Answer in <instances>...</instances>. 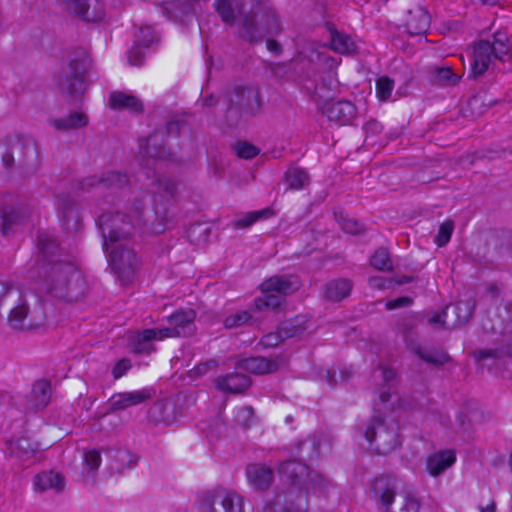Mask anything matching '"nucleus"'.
<instances>
[{"label":"nucleus","mask_w":512,"mask_h":512,"mask_svg":"<svg viewBox=\"0 0 512 512\" xmlns=\"http://www.w3.org/2000/svg\"><path fill=\"white\" fill-rule=\"evenodd\" d=\"M59 208L62 210V214L65 219L70 220L73 218H77V213L74 207L63 202L59 204Z\"/></svg>","instance_id":"54"},{"label":"nucleus","mask_w":512,"mask_h":512,"mask_svg":"<svg viewBox=\"0 0 512 512\" xmlns=\"http://www.w3.org/2000/svg\"><path fill=\"white\" fill-rule=\"evenodd\" d=\"M249 484L255 490H265L270 487L273 481V471L264 464H250L246 469Z\"/></svg>","instance_id":"18"},{"label":"nucleus","mask_w":512,"mask_h":512,"mask_svg":"<svg viewBox=\"0 0 512 512\" xmlns=\"http://www.w3.org/2000/svg\"><path fill=\"white\" fill-rule=\"evenodd\" d=\"M272 214L270 209H263L246 214L236 221V227L245 228L251 226L257 220L267 218Z\"/></svg>","instance_id":"38"},{"label":"nucleus","mask_w":512,"mask_h":512,"mask_svg":"<svg viewBox=\"0 0 512 512\" xmlns=\"http://www.w3.org/2000/svg\"><path fill=\"white\" fill-rule=\"evenodd\" d=\"M173 125H174L173 123H170V124L168 125V130H169V132L173 129Z\"/></svg>","instance_id":"64"},{"label":"nucleus","mask_w":512,"mask_h":512,"mask_svg":"<svg viewBox=\"0 0 512 512\" xmlns=\"http://www.w3.org/2000/svg\"><path fill=\"white\" fill-rule=\"evenodd\" d=\"M448 309L433 315L429 322L431 324L440 325L444 328H453L458 325H462L466 323L474 310V303L471 300L458 301L454 306H452V313L455 315V320L448 322L446 318L448 317Z\"/></svg>","instance_id":"12"},{"label":"nucleus","mask_w":512,"mask_h":512,"mask_svg":"<svg viewBox=\"0 0 512 512\" xmlns=\"http://www.w3.org/2000/svg\"><path fill=\"white\" fill-rule=\"evenodd\" d=\"M38 247L45 273V289L68 301L77 300L82 295L84 287L81 273L72 262L60 259V248L54 237L40 235Z\"/></svg>","instance_id":"2"},{"label":"nucleus","mask_w":512,"mask_h":512,"mask_svg":"<svg viewBox=\"0 0 512 512\" xmlns=\"http://www.w3.org/2000/svg\"><path fill=\"white\" fill-rule=\"evenodd\" d=\"M371 265L381 271L392 270V262L386 249L377 250L370 259Z\"/></svg>","instance_id":"35"},{"label":"nucleus","mask_w":512,"mask_h":512,"mask_svg":"<svg viewBox=\"0 0 512 512\" xmlns=\"http://www.w3.org/2000/svg\"><path fill=\"white\" fill-rule=\"evenodd\" d=\"M454 230V224L451 220H446L443 222L438 230V233L435 237V243L439 247L445 246L451 239L452 233Z\"/></svg>","instance_id":"39"},{"label":"nucleus","mask_w":512,"mask_h":512,"mask_svg":"<svg viewBox=\"0 0 512 512\" xmlns=\"http://www.w3.org/2000/svg\"><path fill=\"white\" fill-rule=\"evenodd\" d=\"M342 229L349 234H357L362 230V225L356 220L347 219L343 221Z\"/></svg>","instance_id":"52"},{"label":"nucleus","mask_w":512,"mask_h":512,"mask_svg":"<svg viewBox=\"0 0 512 512\" xmlns=\"http://www.w3.org/2000/svg\"><path fill=\"white\" fill-rule=\"evenodd\" d=\"M28 218L26 212L20 208H12L9 211L3 213V226L2 233L7 235L8 232L13 228L14 225L23 223Z\"/></svg>","instance_id":"33"},{"label":"nucleus","mask_w":512,"mask_h":512,"mask_svg":"<svg viewBox=\"0 0 512 512\" xmlns=\"http://www.w3.org/2000/svg\"><path fill=\"white\" fill-rule=\"evenodd\" d=\"M326 114L329 120L335 121L340 125L351 124L356 117L357 111L354 104L349 101H338L331 103Z\"/></svg>","instance_id":"19"},{"label":"nucleus","mask_w":512,"mask_h":512,"mask_svg":"<svg viewBox=\"0 0 512 512\" xmlns=\"http://www.w3.org/2000/svg\"><path fill=\"white\" fill-rule=\"evenodd\" d=\"M331 49L341 54H352L356 51L357 45L354 40L343 33L329 27Z\"/></svg>","instance_id":"27"},{"label":"nucleus","mask_w":512,"mask_h":512,"mask_svg":"<svg viewBox=\"0 0 512 512\" xmlns=\"http://www.w3.org/2000/svg\"><path fill=\"white\" fill-rule=\"evenodd\" d=\"M365 438L369 448L378 454H387L400 444L398 423L388 416H374L367 425Z\"/></svg>","instance_id":"3"},{"label":"nucleus","mask_w":512,"mask_h":512,"mask_svg":"<svg viewBox=\"0 0 512 512\" xmlns=\"http://www.w3.org/2000/svg\"><path fill=\"white\" fill-rule=\"evenodd\" d=\"M195 311L193 309L178 310L168 317L169 326L160 327L165 338L187 336L194 330Z\"/></svg>","instance_id":"11"},{"label":"nucleus","mask_w":512,"mask_h":512,"mask_svg":"<svg viewBox=\"0 0 512 512\" xmlns=\"http://www.w3.org/2000/svg\"><path fill=\"white\" fill-rule=\"evenodd\" d=\"M253 417V410L251 407L238 408L235 415L237 423L248 425Z\"/></svg>","instance_id":"47"},{"label":"nucleus","mask_w":512,"mask_h":512,"mask_svg":"<svg viewBox=\"0 0 512 512\" xmlns=\"http://www.w3.org/2000/svg\"><path fill=\"white\" fill-rule=\"evenodd\" d=\"M494 356V351L492 350H480L476 353V358L478 360H482V359H485L487 357H492Z\"/></svg>","instance_id":"56"},{"label":"nucleus","mask_w":512,"mask_h":512,"mask_svg":"<svg viewBox=\"0 0 512 512\" xmlns=\"http://www.w3.org/2000/svg\"><path fill=\"white\" fill-rule=\"evenodd\" d=\"M164 339L166 338L160 327L155 329H145L143 331L131 333L128 338V345L135 353H150L155 350L153 341H161Z\"/></svg>","instance_id":"14"},{"label":"nucleus","mask_w":512,"mask_h":512,"mask_svg":"<svg viewBox=\"0 0 512 512\" xmlns=\"http://www.w3.org/2000/svg\"><path fill=\"white\" fill-rule=\"evenodd\" d=\"M9 304H12L8 317L9 325L17 330L29 328L30 325L26 324L29 308L23 293L21 292V298L19 300H12Z\"/></svg>","instance_id":"23"},{"label":"nucleus","mask_w":512,"mask_h":512,"mask_svg":"<svg viewBox=\"0 0 512 512\" xmlns=\"http://www.w3.org/2000/svg\"><path fill=\"white\" fill-rule=\"evenodd\" d=\"M87 467L91 470L97 469L101 464V456L97 450H90L84 454Z\"/></svg>","instance_id":"46"},{"label":"nucleus","mask_w":512,"mask_h":512,"mask_svg":"<svg viewBox=\"0 0 512 512\" xmlns=\"http://www.w3.org/2000/svg\"><path fill=\"white\" fill-rule=\"evenodd\" d=\"M229 104L230 107L254 114L259 111L261 106L259 92L255 87H236L229 96Z\"/></svg>","instance_id":"13"},{"label":"nucleus","mask_w":512,"mask_h":512,"mask_svg":"<svg viewBox=\"0 0 512 512\" xmlns=\"http://www.w3.org/2000/svg\"><path fill=\"white\" fill-rule=\"evenodd\" d=\"M456 462L454 450L445 449L429 454L425 461V470L432 477H438L450 469Z\"/></svg>","instance_id":"15"},{"label":"nucleus","mask_w":512,"mask_h":512,"mask_svg":"<svg viewBox=\"0 0 512 512\" xmlns=\"http://www.w3.org/2000/svg\"><path fill=\"white\" fill-rule=\"evenodd\" d=\"M326 377H327V381L330 385H333L336 383V380H335V374L332 373L331 371H327L326 372Z\"/></svg>","instance_id":"60"},{"label":"nucleus","mask_w":512,"mask_h":512,"mask_svg":"<svg viewBox=\"0 0 512 512\" xmlns=\"http://www.w3.org/2000/svg\"><path fill=\"white\" fill-rule=\"evenodd\" d=\"M69 9L88 22H97L104 16V9L99 0H70Z\"/></svg>","instance_id":"17"},{"label":"nucleus","mask_w":512,"mask_h":512,"mask_svg":"<svg viewBox=\"0 0 512 512\" xmlns=\"http://www.w3.org/2000/svg\"><path fill=\"white\" fill-rule=\"evenodd\" d=\"M302 445L304 447L311 446L313 448V456L312 457L320 456L322 453V448H326V449L330 448L329 442L323 437H319V438L314 437L311 440L310 444L307 442H304Z\"/></svg>","instance_id":"44"},{"label":"nucleus","mask_w":512,"mask_h":512,"mask_svg":"<svg viewBox=\"0 0 512 512\" xmlns=\"http://www.w3.org/2000/svg\"><path fill=\"white\" fill-rule=\"evenodd\" d=\"M215 103V99L213 96L204 99V105L212 106Z\"/></svg>","instance_id":"61"},{"label":"nucleus","mask_w":512,"mask_h":512,"mask_svg":"<svg viewBox=\"0 0 512 512\" xmlns=\"http://www.w3.org/2000/svg\"><path fill=\"white\" fill-rule=\"evenodd\" d=\"M32 399L36 407H44L51 396L50 384L45 380L35 382L31 391Z\"/></svg>","instance_id":"32"},{"label":"nucleus","mask_w":512,"mask_h":512,"mask_svg":"<svg viewBox=\"0 0 512 512\" xmlns=\"http://www.w3.org/2000/svg\"><path fill=\"white\" fill-rule=\"evenodd\" d=\"M459 79L460 77L449 67L438 68L435 72V80L444 85H455Z\"/></svg>","instance_id":"41"},{"label":"nucleus","mask_w":512,"mask_h":512,"mask_svg":"<svg viewBox=\"0 0 512 512\" xmlns=\"http://www.w3.org/2000/svg\"><path fill=\"white\" fill-rule=\"evenodd\" d=\"M21 298V290L7 282L0 281V307Z\"/></svg>","instance_id":"37"},{"label":"nucleus","mask_w":512,"mask_h":512,"mask_svg":"<svg viewBox=\"0 0 512 512\" xmlns=\"http://www.w3.org/2000/svg\"><path fill=\"white\" fill-rule=\"evenodd\" d=\"M374 377H381L384 382L378 394L379 404L377 406L379 412L382 408L385 410L389 408L392 412L397 409L406 410L408 408L410 404L394 393L396 373L392 368L380 367L374 372Z\"/></svg>","instance_id":"10"},{"label":"nucleus","mask_w":512,"mask_h":512,"mask_svg":"<svg viewBox=\"0 0 512 512\" xmlns=\"http://www.w3.org/2000/svg\"><path fill=\"white\" fill-rule=\"evenodd\" d=\"M430 26V17L425 9L417 7L409 11L406 21V31L410 35L425 34Z\"/></svg>","instance_id":"22"},{"label":"nucleus","mask_w":512,"mask_h":512,"mask_svg":"<svg viewBox=\"0 0 512 512\" xmlns=\"http://www.w3.org/2000/svg\"><path fill=\"white\" fill-rule=\"evenodd\" d=\"M412 303V299L407 296H402L394 300L387 301L385 307L387 310H394L400 307L409 306Z\"/></svg>","instance_id":"50"},{"label":"nucleus","mask_w":512,"mask_h":512,"mask_svg":"<svg viewBox=\"0 0 512 512\" xmlns=\"http://www.w3.org/2000/svg\"><path fill=\"white\" fill-rule=\"evenodd\" d=\"M178 184L173 179L163 178L158 179V188L163 190L168 195H174L177 191Z\"/></svg>","instance_id":"49"},{"label":"nucleus","mask_w":512,"mask_h":512,"mask_svg":"<svg viewBox=\"0 0 512 512\" xmlns=\"http://www.w3.org/2000/svg\"><path fill=\"white\" fill-rule=\"evenodd\" d=\"M235 152L240 158L251 159L258 155L259 150L254 145L247 142H239L235 146Z\"/></svg>","instance_id":"42"},{"label":"nucleus","mask_w":512,"mask_h":512,"mask_svg":"<svg viewBox=\"0 0 512 512\" xmlns=\"http://www.w3.org/2000/svg\"><path fill=\"white\" fill-rule=\"evenodd\" d=\"M64 487L65 479L57 472H42L37 474L34 478V488L39 492L53 490L59 493L64 489Z\"/></svg>","instance_id":"21"},{"label":"nucleus","mask_w":512,"mask_h":512,"mask_svg":"<svg viewBox=\"0 0 512 512\" xmlns=\"http://www.w3.org/2000/svg\"><path fill=\"white\" fill-rule=\"evenodd\" d=\"M87 62L88 57L84 49H79L67 56L64 66L56 77V84L61 92L76 95L84 90Z\"/></svg>","instance_id":"6"},{"label":"nucleus","mask_w":512,"mask_h":512,"mask_svg":"<svg viewBox=\"0 0 512 512\" xmlns=\"http://www.w3.org/2000/svg\"><path fill=\"white\" fill-rule=\"evenodd\" d=\"M415 353L422 360L436 365H442L446 363L449 359L448 355L444 352L428 351L421 347L415 349Z\"/></svg>","instance_id":"36"},{"label":"nucleus","mask_w":512,"mask_h":512,"mask_svg":"<svg viewBox=\"0 0 512 512\" xmlns=\"http://www.w3.org/2000/svg\"><path fill=\"white\" fill-rule=\"evenodd\" d=\"M352 284L349 280H333L326 285L325 295L328 299L339 301L349 295Z\"/></svg>","instance_id":"28"},{"label":"nucleus","mask_w":512,"mask_h":512,"mask_svg":"<svg viewBox=\"0 0 512 512\" xmlns=\"http://www.w3.org/2000/svg\"><path fill=\"white\" fill-rule=\"evenodd\" d=\"M285 183L289 189L300 190L309 183V176L303 169L292 167L285 173Z\"/></svg>","instance_id":"30"},{"label":"nucleus","mask_w":512,"mask_h":512,"mask_svg":"<svg viewBox=\"0 0 512 512\" xmlns=\"http://www.w3.org/2000/svg\"><path fill=\"white\" fill-rule=\"evenodd\" d=\"M145 204L142 199H135L127 215L120 213L103 214L99 218V225L104 237V250L116 273L126 279L138 267L139 261L136 253L127 245V240L135 227L144 222Z\"/></svg>","instance_id":"1"},{"label":"nucleus","mask_w":512,"mask_h":512,"mask_svg":"<svg viewBox=\"0 0 512 512\" xmlns=\"http://www.w3.org/2000/svg\"><path fill=\"white\" fill-rule=\"evenodd\" d=\"M394 88V82L388 77H381L376 82V94L377 97L386 101L390 98Z\"/></svg>","instance_id":"40"},{"label":"nucleus","mask_w":512,"mask_h":512,"mask_svg":"<svg viewBox=\"0 0 512 512\" xmlns=\"http://www.w3.org/2000/svg\"><path fill=\"white\" fill-rule=\"evenodd\" d=\"M243 498L222 488L205 493L201 502L202 512H242Z\"/></svg>","instance_id":"9"},{"label":"nucleus","mask_w":512,"mask_h":512,"mask_svg":"<svg viewBox=\"0 0 512 512\" xmlns=\"http://www.w3.org/2000/svg\"><path fill=\"white\" fill-rule=\"evenodd\" d=\"M218 389L230 393H242L250 386V379L241 374L233 373L216 379Z\"/></svg>","instance_id":"24"},{"label":"nucleus","mask_w":512,"mask_h":512,"mask_svg":"<svg viewBox=\"0 0 512 512\" xmlns=\"http://www.w3.org/2000/svg\"><path fill=\"white\" fill-rule=\"evenodd\" d=\"M130 361L127 359L119 360L113 368V376L115 379L121 378L129 369H130Z\"/></svg>","instance_id":"51"},{"label":"nucleus","mask_w":512,"mask_h":512,"mask_svg":"<svg viewBox=\"0 0 512 512\" xmlns=\"http://www.w3.org/2000/svg\"><path fill=\"white\" fill-rule=\"evenodd\" d=\"M280 362L278 360L266 359L263 357H251L242 359L237 363L239 370L247 371L253 374H265L278 370Z\"/></svg>","instance_id":"20"},{"label":"nucleus","mask_w":512,"mask_h":512,"mask_svg":"<svg viewBox=\"0 0 512 512\" xmlns=\"http://www.w3.org/2000/svg\"><path fill=\"white\" fill-rule=\"evenodd\" d=\"M312 319L306 315H298L293 319L286 320L280 324L276 332L269 333L261 339L264 347H274L286 339L303 337L314 331Z\"/></svg>","instance_id":"8"},{"label":"nucleus","mask_w":512,"mask_h":512,"mask_svg":"<svg viewBox=\"0 0 512 512\" xmlns=\"http://www.w3.org/2000/svg\"><path fill=\"white\" fill-rule=\"evenodd\" d=\"M502 353L512 356V342L507 345V347L503 350Z\"/></svg>","instance_id":"62"},{"label":"nucleus","mask_w":512,"mask_h":512,"mask_svg":"<svg viewBox=\"0 0 512 512\" xmlns=\"http://www.w3.org/2000/svg\"><path fill=\"white\" fill-rule=\"evenodd\" d=\"M251 316L247 311H241L236 314H233L227 317L224 321V325L227 328L238 327L244 323H247L250 320Z\"/></svg>","instance_id":"43"},{"label":"nucleus","mask_w":512,"mask_h":512,"mask_svg":"<svg viewBox=\"0 0 512 512\" xmlns=\"http://www.w3.org/2000/svg\"><path fill=\"white\" fill-rule=\"evenodd\" d=\"M49 123L56 130L70 131L87 126L88 117L84 113L76 111L66 117L51 119Z\"/></svg>","instance_id":"25"},{"label":"nucleus","mask_w":512,"mask_h":512,"mask_svg":"<svg viewBox=\"0 0 512 512\" xmlns=\"http://www.w3.org/2000/svg\"><path fill=\"white\" fill-rule=\"evenodd\" d=\"M128 60L133 66H140L144 62V54L141 47L134 46L128 53Z\"/></svg>","instance_id":"48"},{"label":"nucleus","mask_w":512,"mask_h":512,"mask_svg":"<svg viewBox=\"0 0 512 512\" xmlns=\"http://www.w3.org/2000/svg\"><path fill=\"white\" fill-rule=\"evenodd\" d=\"M300 280L294 275L273 276L261 284L262 296L254 301V309L263 311L275 309L282 303V297L292 294L300 287Z\"/></svg>","instance_id":"5"},{"label":"nucleus","mask_w":512,"mask_h":512,"mask_svg":"<svg viewBox=\"0 0 512 512\" xmlns=\"http://www.w3.org/2000/svg\"><path fill=\"white\" fill-rule=\"evenodd\" d=\"M370 286L377 289H385L388 287V280L382 277H373L369 280Z\"/></svg>","instance_id":"55"},{"label":"nucleus","mask_w":512,"mask_h":512,"mask_svg":"<svg viewBox=\"0 0 512 512\" xmlns=\"http://www.w3.org/2000/svg\"><path fill=\"white\" fill-rule=\"evenodd\" d=\"M495 503L491 501L489 504H487L485 507H482L480 509V512H495Z\"/></svg>","instance_id":"58"},{"label":"nucleus","mask_w":512,"mask_h":512,"mask_svg":"<svg viewBox=\"0 0 512 512\" xmlns=\"http://www.w3.org/2000/svg\"><path fill=\"white\" fill-rule=\"evenodd\" d=\"M267 48H268L270 51L275 52V53H277V52H279V51H280V46H279V44H278L276 41H274V40H268V41H267Z\"/></svg>","instance_id":"57"},{"label":"nucleus","mask_w":512,"mask_h":512,"mask_svg":"<svg viewBox=\"0 0 512 512\" xmlns=\"http://www.w3.org/2000/svg\"><path fill=\"white\" fill-rule=\"evenodd\" d=\"M93 182H94V178H89V179H86L83 183V185L86 187L88 186H93Z\"/></svg>","instance_id":"63"},{"label":"nucleus","mask_w":512,"mask_h":512,"mask_svg":"<svg viewBox=\"0 0 512 512\" xmlns=\"http://www.w3.org/2000/svg\"><path fill=\"white\" fill-rule=\"evenodd\" d=\"M38 450L37 444L30 439L22 437L15 442H10V451L18 458H29Z\"/></svg>","instance_id":"31"},{"label":"nucleus","mask_w":512,"mask_h":512,"mask_svg":"<svg viewBox=\"0 0 512 512\" xmlns=\"http://www.w3.org/2000/svg\"><path fill=\"white\" fill-rule=\"evenodd\" d=\"M109 104L113 109H126L133 113L142 111V103L137 97L120 91L110 94Z\"/></svg>","instance_id":"26"},{"label":"nucleus","mask_w":512,"mask_h":512,"mask_svg":"<svg viewBox=\"0 0 512 512\" xmlns=\"http://www.w3.org/2000/svg\"><path fill=\"white\" fill-rule=\"evenodd\" d=\"M214 6L222 20L228 24L234 22L236 13H240L230 0H217Z\"/></svg>","instance_id":"34"},{"label":"nucleus","mask_w":512,"mask_h":512,"mask_svg":"<svg viewBox=\"0 0 512 512\" xmlns=\"http://www.w3.org/2000/svg\"><path fill=\"white\" fill-rule=\"evenodd\" d=\"M2 159L5 166H9L13 162V156L8 152L3 155Z\"/></svg>","instance_id":"59"},{"label":"nucleus","mask_w":512,"mask_h":512,"mask_svg":"<svg viewBox=\"0 0 512 512\" xmlns=\"http://www.w3.org/2000/svg\"><path fill=\"white\" fill-rule=\"evenodd\" d=\"M151 397L152 392L147 388L117 393L110 398V408L111 410H124L139 405L151 399Z\"/></svg>","instance_id":"16"},{"label":"nucleus","mask_w":512,"mask_h":512,"mask_svg":"<svg viewBox=\"0 0 512 512\" xmlns=\"http://www.w3.org/2000/svg\"><path fill=\"white\" fill-rule=\"evenodd\" d=\"M244 25V31L246 34V37L250 41H254L257 37L260 35L258 34V27L254 20V17H246L243 22Z\"/></svg>","instance_id":"45"},{"label":"nucleus","mask_w":512,"mask_h":512,"mask_svg":"<svg viewBox=\"0 0 512 512\" xmlns=\"http://www.w3.org/2000/svg\"><path fill=\"white\" fill-rule=\"evenodd\" d=\"M128 183V177L118 171H109L105 173L98 181L100 186L111 189L113 191L124 189Z\"/></svg>","instance_id":"29"},{"label":"nucleus","mask_w":512,"mask_h":512,"mask_svg":"<svg viewBox=\"0 0 512 512\" xmlns=\"http://www.w3.org/2000/svg\"><path fill=\"white\" fill-rule=\"evenodd\" d=\"M494 43L488 41H480L476 43L470 52V75L478 77L484 74L493 57L502 58L509 51V46L506 43V37L503 34L496 33L494 36Z\"/></svg>","instance_id":"7"},{"label":"nucleus","mask_w":512,"mask_h":512,"mask_svg":"<svg viewBox=\"0 0 512 512\" xmlns=\"http://www.w3.org/2000/svg\"><path fill=\"white\" fill-rule=\"evenodd\" d=\"M397 486L396 480L386 477H379L374 481V493L380 498L386 512H418V500L407 492L397 493Z\"/></svg>","instance_id":"4"},{"label":"nucleus","mask_w":512,"mask_h":512,"mask_svg":"<svg viewBox=\"0 0 512 512\" xmlns=\"http://www.w3.org/2000/svg\"><path fill=\"white\" fill-rule=\"evenodd\" d=\"M140 34H141V39H140L141 44L145 47H148L155 40L154 31L151 27L147 26L145 28H142L140 30Z\"/></svg>","instance_id":"53"}]
</instances>
